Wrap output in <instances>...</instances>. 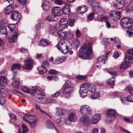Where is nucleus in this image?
Masks as SVG:
<instances>
[{
    "mask_svg": "<svg viewBox=\"0 0 133 133\" xmlns=\"http://www.w3.org/2000/svg\"><path fill=\"white\" fill-rule=\"evenodd\" d=\"M0 32L1 34L4 35H6L7 34V31L6 26L4 25H1L0 26Z\"/></svg>",
    "mask_w": 133,
    "mask_h": 133,
    "instance_id": "obj_37",
    "label": "nucleus"
},
{
    "mask_svg": "<svg viewBox=\"0 0 133 133\" xmlns=\"http://www.w3.org/2000/svg\"><path fill=\"white\" fill-rule=\"evenodd\" d=\"M49 73L51 74H56L58 73V72L55 70L52 69L49 71Z\"/></svg>",
    "mask_w": 133,
    "mask_h": 133,
    "instance_id": "obj_54",
    "label": "nucleus"
},
{
    "mask_svg": "<svg viewBox=\"0 0 133 133\" xmlns=\"http://www.w3.org/2000/svg\"><path fill=\"white\" fill-rule=\"evenodd\" d=\"M92 55L91 43L83 45L79 51V56L82 59H88Z\"/></svg>",
    "mask_w": 133,
    "mask_h": 133,
    "instance_id": "obj_2",
    "label": "nucleus"
},
{
    "mask_svg": "<svg viewBox=\"0 0 133 133\" xmlns=\"http://www.w3.org/2000/svg\"><path fill=\"white\" fill-rule=\"evenodd\" d=\"M56 121L58 124L61 123V126L63 127L66 124L65 119L63 118H61L60 119H57Z\"/></svg>",
    "mask_w": 133,
    "mask_h": 133,
    "instance_id": "obj_34",
    "label": "nucleus"
},
{
    "mask_svg": "<svg viewBox=\"0 0 133 133\" xmlns=\"http://www.w3.org/2000/svg\"><path fill=\"white\" fill-rule=\"evenodd\" d=\"M133 61V49L128 50L127 52L125 59L121 64L120 68L122 70L126 69L129 67Z\"/></svg>",
    "mask_w": 133,
    "mask_h": 133,
    "instance_id": "obj_3",
    "label": "nucleus"
},
{
    "mask_svg": "<svg viewBox=\"0 0 133 133\" xmlns=\"http://www.w3.org/2000/svg\"><path fill=\"white\" fill-rule=\"evenodd\" d=\"M125 90L127 91H129L130 93H131L133 91L132 88L130 87H127L126 88Z\"/></svg>",
    "mask_w": 133,
    "mask_h": 133,
    "instance_id": "obj_58",
    "label": "nucleus"
},
{
    "mask_svg": "<svg viewBox=\"0 0 133 133\" xmlns=\"http://www.w3.org/2000/svg\"><path fill=\"white\" fill-rule=\"evenodd\" d=\"M73 44L76 48H77L80 44V42L79 41L78 39H74L73 41Z\"/></svg>",
    "mask_w": 133,
    "mask_h": 133,
    "instance_id": "obj_42",
    "label": "nucleus"
},
{
    "mask_svg": "<svg viewBox=\"0 0 133 133\" xmlns=\"http://www.w3.org/2000/svg\"><path fill=\"white\" fill-rule=\"evenodd\" d=\"M62 14L64 13L65 14H69L70 12V8L68 6L65 5L62 9Z\"/></svg>",
    "mask_w": 133,
    "mask_h": 133,
    "instance_id": "obj_29",
    "label": "nucleus"
},
{
    "mask_svg": "<svg viewBox=\"0 0 133 133\" xmlns=\"http://www.w3.org/2000/svg\"><path fill=\"white\" fill-rule=\"evenodd\" d=\"M17 37L18 34L17 32H15L9 38V42L10 43H14L17 40Z\"/></svg>",
    "mask_w": 133,
    "mask_h": 133,
    "instance_id": "obj_27",
    "label": "nucleus"
},
{
    "mask_svg": "<svg viewBox=\"0 0 133 133\" xmlns=\"http://www.w3.org/2000/svg\"><path fill=\"white\" fill-rule=\"evenodd\" d=\"M108 72L113 77L112 78V80L111 78L109 79L107 81V83L110 85H112L115 83V77L114 76L117 75V72L116 71L111 70L108 71Z\"/></svg>",
    "mask_w": 133,
    "mask_h": 133,
    "instance_id": "obj_12",
    "label": "nucleus"
},
{
    "mask_svg": "<svg viewBox=\"0 0 133 133\" xmlns=\"http://www.w3.org/2000/svg\"><path fill=\"white\" fill-rule=\"evenodd\" d=\"M18 2L22 4H25L26 2V0H18Z\"/></svg>",
    "mask_w": 133,
    "mask_h": 133,
    "instance_id": "obj_61",
    "label": "nucleus"
},
{
    "mask_svg": "<svg viewBox=\"0 0 133 133\" xmlns=\"http://www.w3.org/2000/svg\"><path fill=\"white\" fill-rule=\"evenodd\" d=\"M76 78H77L79 79H84L86 78V76L79 75L77 76H76Z\"/></svg>",
    "mask_w": 133,
    "mask_h": 133,
    "instance_id": "obj_55",
    "label": "nucleus"
},
{
    "mask_svg": "<svg viewBox=\"0 0 133 133\" xmlns=\"http://www.w3.org/2000/svg\"><path fill=\"white\" fill-rule=\"evenodd\" d=\"M42 7L45 11L49 10L51 7L50 3L48 1H44L42 3Z\"/></svg>",
    "mask_w": 133,
    "mask_h": 133,
    "instance_id": "obj_24",
    "label": "nucleus"
},
{
    "mask_svg": "<svg viewBox=\"0 0 133 133\" xmlns=\"http://www.w3.org/2000/svg\"><path fill=\"white\" fill-rule=\"evenodd\" d=\"M9 115L10 118L12 119L13 120H15L16 121L17 120V119L16 118V117L15 115L12 113L9 114Z\"/></svg>",
    "mask_w": 133,
    "mask_h": 133,
    "instance_id": "obj_52",
    "label": "nucleus"
},
{
    "mask_svg": "<svg viewBox=\"0 0 133 133\" xmlns=\"http://www.w3.org/2000/svg\"><path fill=\"white\" fill-rule=\"evenodd\" d=\"M127 101L130 102H133V95H129L127 97Z\"/></svg>",
    "mask_w": 133,
    "mask_h": 133,
    "instance_id": "obj_48",
    "label": "nucleus"
},
{
    "mask_svg": "<svg viewBox=\"0 0 133 133\" xmlns=\"http://www.w3.org/2000/svg\"><path fill=\"white\" fill-rule=\"evenodd\" d=\"M88 84L84 83L80 86L79 94L80 96L82 98H84L87 96L88 93L87 87Z\"/></svg>",
    "mask_w": 133,
    "mask_h": 133,
    "instance_id": "obj_8",
    "label": "nucleus"
},
{
    "mask_svg": "<svg viewBox=\"0 0 133 133\" xmlns=\"http://www.w3.org/2000/svg\"><path fill=\"white\" fill-rule=\"evenodd\" d=\"M79 111L83 115H91L92 114L91 108L88 105H84L81 107Z\"/></svg>",
    "mask_w": 133,
    "mask_h": 133,
    "instance_id": "obj_5",
    "label": "nucleus"
},
{
    "mask_svg": "<svg viewBox=\"0 0 133 133\" xmlns=\"http://www.w3.org/2000/svg\"><path fill=\"white\" fill-rule=\"evenodd\" d=\"M57 29V27L53 26H51L49 30V33L53 35H56V31Z\"/></svg>",
    "mask_w": 133,
    "mask_h": 133,
    "instance_id": "obj_30",
    "label": "nucleus"
},
{
    "mask_svg": "<svg viewBox=\"0 0 133 133\" xmlns=\"http://www.w3.org/2000/svg\"><path fill=\"white\" fill-rule=\"evenodd\" d=\"M71 89L69 88H64L63 92V96L65 98L69 97L71 94Z\"/></svg>",
    "mask_w": 133,
    "mask_h": 133,
    "instance_id": "obj_21",
    "label": "nucleus"
},
{
    "mask_svg": "<svg viewBox=\"0 0 133 133\" xmlns=\"http://www.w3.org/2000/svg\"><path fill=\"white\" fill-rule=\"evenodd\" d=\"M38 87L37 86H35L34 88L33 87H32V94H35V96L36 98L39 99L44 98L45 97V95L44 93L41 91L38 90Z\"/></svg>",
    "mask_w": 133,
    "mask_h": 133,
    "instance_id": "obj_7",
    "label": "nucleus"
},
{
    "mask_svg": "<svg viewBox=\"0 0 133 133\" xmlns=\"http://www.w3.org/2000/svg\"><path fill=\"white\" fill-rule=\"evenodd\" d=\"M61 92L59 91H58L54 94L51 95V96L53 97H57L60 95Z\"/></svg>",
    "mask_w": 133,
    "mask_h": 133,
    "instance_id": "obj_49",
    "label": "nucleus"
},
{
    "mask_svg": "<svg viewBox=\"0 0 133 133\" xmlns=\"http://www.w3.org/2000/svg\"><path fill=\"white\" fill-rule=\"evenodd\" d=\"M21 17L20 13L17 11H14L11 15V18L12 20L15 21L16 23Z\"/></svg>",
    "mask_w": 133,
    "mask_h": 133,
    "instance_id": "obj_17",
    "label": "nucleus"
},
{
    "mask_svg": "<svg viewBox=\"0 0 133 133\" xmlns=\"http://www.w3.org/2000/svg\"><path fill=\"white\" fill-rule=\"evenodd\" d=\"M46 125L47 128L49 129L53 128H55V126L53 122L50 120H48L46 121Z\"/></svg>",
    "mask_w": 133,
    "mask_h": 133,
    "instance_id": "obj_36",
    "label": "nucleus"
},
{
    "mask_svg": "<svg viewBox=\"0 0 133 133\" xmlns=\"http://www.w3.org/2000/svg\"><path fill=\"white\" fill-rule=\"evenodd\" d=\"M14 10V8L12 5H10L8 6L5 10V13L7 15L10 14Z\"/></svg>",
    "mask_w": 133,
    "mask_h": 133,
    "instance_id": "obj_33",
    "label": "nucleus"
},
{
    "mask_svg": "<svg viewBox=\"0 0 133 133\" xmlns=\"http://www.w3.org/2000/svg\"><path fill=\"white\" fill-rule=\"evenodd\" d=\"M57 33L60 39H62L58 42L56 46L57 49L64 54L69 52L70 54H72L73 51L70 50L72 48L71 43L68 40H65L67 37V32L60 30L58 31Z\"/></svg>",
    "mask_w": 133,
    "mask_h": 133,
    "instance_id": "obj_1",
    "label": "nucleus"
},
{
    "mask_svg": "<svg viewBox=\"0 0 133 133\" xmlns=\"http://www.w3.org/2000/svg\"><path fill=\"white\" fill-rule=\"evenodd\" d=\"M126 32L129 36L133 35V27H132L130 30H127Z\"/></svg>",
    "mask_w": 133,
    "mask_h": 133,
    "instance_id": "obj_44",
    "label": "nucleus"
},
{
    "mask_svg": "<svg viewBox=\"0 0 133 133\" xmlns=\"http://www.w3.org/2000/svg\"><path fill=\"white\" fill-rule=\"evenodd\" d=\"M105 57L103 55L97 58L96 64L98 68H100L101 65L104 64L105 61Z\"/></svg>",
    "mask_w": 133,
    "mask_h": 133,
    "instance_id": "obj_15",
    "label": "nucleus"
},
{
    "mask_svg": "<svg viewBox=\"0 0 133 133\" xmlns=\"http://www.w3.org/2000/svg\"><path fill=\"white\" fill-rule=\"evenodd\" d=\"M121 26L124 28H128L132 25V20L128 17L122 18L120 21Z\"/></svg>",
    "mask_w": 133,
    "mask_h": 133,
    "instance_id": "obj_4",
    "label": "nucleus"
},
{
    "mask_svg": "<svg viewBox=\"0 0 133 133\" xmlns=\"http://www.w3.org/2000/svg\"><path fill=\"white\" fill-rule=\"evenodd\" d=\"M119 93L116 92L113 93L111 95V97L112 98L114 97H117L119 96Z\"/></svg>",
    "mask_w": 133,
    "mask_h": 133,
    "instance_id": "obj_57",
    "label": "nucleus"
},
{
    "mask_svg": "<svg viewBox=\"0 0 133 133\" xmlns=\"http://www.w3.org/2000/svg\"><path fill=\"white\" fill-rule=\"evenodd\" d=\"M56 18V16L52 13L49 15L45 18L46 20L49 22H52L55 21Z\"/></svg>",
    "mask_w": 133,
    "mask_h": 133,
    "instance_id": "obj_25",
    "label": "nucleus"
},
{
    "mask_svg": "<svg viewBox=\"0 0 133 133\" xmlns=\"http://www.w3.org/2000/svg\"><path fill=\"white\" fill-rule=\"evenodd\" d=\"M41 67L42 69L39 71V73L40 74H42L44 72H46L47 69L43 65H42Z\"/></svg>",
    "mask_w": 133,
    "mask_h": 133,
    "instance_id": "obj_45",
    "label": "nucleus"
},
{
    "mask_svg": "<svg viewBox=\"0 0 133 133\" xmlns=\"http://www.w3.org/2000/svg\"><path fill=\"white\" fill-rule=\"evenodd\" d=\"M22 127L23 130L22 131L24 132H28V128L25 125L22 124Z\"/></svg>",
    "mask_w": 133,
    "mask_h": 133,
    "instance_id": "obj_51",
    "label": "nucleus"
},
{
    "mask_svg": "<svg viewBox=\"0 0 133 133\" xmlns=\"http://www.w3.org/2000/svg\"><path fill=\"white\" fill-rule=\"evenodd\" d=\"M100 97V93L99 91H97L96 92L91 95L90 98L92 99H97Z\"/></svg>",
    "mask_w": 133,
    "mask_h": 133,
    "instance_id": "obj_31",
    "label": "nucleus"
},
{
    "mask_svg": "<svg viewBox=\"0 0 133 133\" xmlns=\"http://www.w3.org/2000/svg\"><path fill=\"white\" fill-rule=\"evenodd\" d=\"M76 36L78 38H79L81 35V33L78 29H77L76 32Z\"/></svg>",
    "mask_w": 133,
    "mask_h": 133,
    "instance_id": "obj_56",
    "label": "nucleus"
},
{
    "mask_svg": "<svg viewBox=\"0 0 133 133\" xmlns=\"http://www.w3.org/2000/svg\"><path fill=\"white\" fill-rule=\"evenodd\" d=\"M34 116L32 115H29L28 114H26L23 117V120L26 122L28 120H31L33 119L34 118Z\"/></svg>",
    "mask_w": 133,
    "mask_h": 133,
    "instance_id": "obj_35",
    "label": "nucleus"
},
{
    "mask_svg": "<svg viewBox=\"0 0 133 133\" xmlns=\"http://www.w3.org/2000/svg\"><path fill=\"white\" fill-rule=\"evenodd\" d=\"M26 122L29 123L31 127L34 128L36 126L38 122V120L37 119H36L34 120L32 122H31L28 121H27Z\"/></svg>",
    "mask_w": 133,
    "mask_h": 133,
    "instance_id": "obj_32",
    "label": "nucleus"
},
{
    "mask_svg": "<svg viewBox=\"0 0 133 133\" xmlns=\"http://www.w3.org/2000/svg\"><path fill=\"white\" fill-rule=\"evenodd\" d=\"M8 27L10 30H14L16 28V26L15 24H10L8 25Z\"/></svg>",
    "mask_w": 133,
    "mask_h": 133,
    "instance_id": "obj_47",
    "label": "nucleus"
},
{
    "mask_svg": "<svg viewBox=\"0 0 133 133\" xmlns=\"http://www.w3.org/2000/svg\"><path fill=\"white\" fill-rule=\"evenodd\" d=\"M63 3V0H55V4L58 5H61Z\"/></svg>",
    "mask_w": 133,
    "mask_h": 133,
    "instance_id": "obj_50",
    "label": "nucleus"
},
{
    "mask_svg": "<svg viewBox=\"0 0 133 133\" xmlns=\"http://www.w3.org/2000/svg\"><path fill=\"white\" fill-rule=\"evenodd\" d=\"M52 63L55 64H60L59 59H55L53 61Z\"/></svg>",
    "mask_w": 133,
    "mask_h": 133,
    "instance_id": "obj_60",
    "label": "nucleus"
},
{
    "mask_svg": "<svg viewBox=\"0 0 133 133\" xmlns=\"http://www.w3.org/2000/svg\"><path fill=\"white\" fill-rule=\"evenodd\" d=\"M52 12L55 16H59L62 14V8L58 6H56L52 8Z\"/></svg>",
    "mask_w": 133,
    "mask_h": 133,
    "instance_id": "obj_16",
    "label": "nucleus"
},
{
    "mask_svg": "<svg viewBox=\"0 0 133 133\" xmlns=\"http://www.w3.org/2000/svg\"><path fill=\"white\" fill-rule=\"evenodd\" d=\"M107 119L109 121L115 120V117L117 115L116 111L114 110L109 109L107 111Z\"/></svg>",
    "mask_w": 133,
    "mask_h": 133,
    "instance_id": "obj_11",
    "label": "nucleus"
},
{
    "mask_svg": "<svg viewBox=\"0 0 133 133\" xmlns=\"http://www.w3.org/2000/svg\"><path fill=\"white\" fill-rule=\"evenodd\" d=\"M50 42L47 39H42L37 43V44L39 46L42 45L46 46L50 45Z\"/></svg>",
    "mask_w": 133,
    "mask_h": 133,
    "instance_id": "obj_20",
    "label": "nucleus"
},
{
    "mask_svg": "<svg viewBox=\"0 0 133 133\" xmlns=\"http://www.w3.org/2000/svg\"><path fill=\"white\" fill-rule=\"evenodd\" d=\"M16 75H14L11 78V81L14 80L12 83V85L13 87L15 88H18L19 85L20 80L19 78H16Z\"/></svg>",
    "mask_w": 133,
    "mask_h": 133,
    "instance_id": "obj_14",
    "label": "nucleus"
},
{
    "mask_svg": "<svg viewBox=\"0 0 133 133\" xmlns=\"http://www.w3.org/2000/svg\"><path fill=\"white\" fill-rule=\"evenodd\" d=\"M77 12L79 14H82L87 11V8L85 5H82L78 7L77 8Z\"/></svg>",
    "mask_w": 133,
    "mask_h": 133,
    "instance_id": "obj_22",
    "label": "nucleus"
},
{
    "mask_svg": "<svg viewBox=\"0 0 133 133\" xmlns=\"http://www.w3.org/2000/svg\"><path fill=\"white\" fill-rule=\"evenodd\" d=\"M92 133H98V129L97 128H94L92 130Z\"/></svg>",
    "mask_w": 133,
    "mask_h": 133,
    "instance_id": "obj_64",
    "label": "nucleus"
},
{
    "mask_svg": "<svg viewBox=\"0 0 133 133\" xmlns=\"http://www.w3.org/2000/svg\"><path fill=\"white\" fill-rule=\"evenodd\" d=\"M95 14L94 13H91L88 16V19L89 21H91L93 19Z\"/></svg>",
    "mask_w": 133,
    "mask_h": 133,
    "instance_id": "obj_46",
    "label": "nucleus"
},
{
    "mask_svg": "<svg viewBox=\"0 0 133 133\" xmlns=\"http://www.w3.org/2000/svg\"><path fill=\"white\" fill-rule=\"evenodd\" d=\"M119 55V54L118 52H115L113 55V57L115 58H117Z\"/></svg>",
    "mask_w": 133,
    "mask_h": 133,
    "instance_id": "obj_59",
    "label": "nucleus"
},
{
    "mask_svg": "<svg viewBox=\"0 0 133 133\" xmlns=\"http://www.w3.org/2000/svg\"><path fill=\"white\" fill-rule=\"evenodd\" d=\"M116 4H114V6L118 9L122 8L124 6L125 0H115Z\"/></svg>",
    "mask_w": 133,
    "mask_h": 133,
    "instance_id": "obj_18",
    "label": "nucleus"
},
{
    "mask_svg": "<svg viewBox=\"0 0 133 133\" xmlns=\"http://www.w3.org/2000/svg\"><path fill=\"white\" fill-rule=\"evenodd\" d=\"M68 25L71 26H74L75 23V20L72 18H69L68 20Z\"/></svg>",
    "mask_w": 133,
    "mask_h": 133,
    "instance_id": "obj_41",
    "label": "nucleus"
},
{
    "mask_svg": "<svg viewBox=\"0 0 133 133\" xmlns=\"http://www.w3.org/2000/svg\"><path fill=\"white\" fill-rule=\"evenodd\" d=\"M24 62V64L23 66V68L27 70L31 69L33 67V62L32 59L30 58H27Z\"/></svg>",
    "mask_w": 133,
    "mask_h": 133,
    "instance_id": "obj_10",
    "label": "nucleus"
},
{
    "mask_svg": "<svg viewBox=\"0 0 133 133\" xmlns=\"http://www.w3.org/2000/svg\"><path fill=\"white\" fill-rule=\"evenodd\" d=\"M101 115L99 114H96L92 117L91 122L94 124H96L99 120L101 118Z\"/></svg>",
    "mask_w": 133,
    "mask_h": 133,
    "instance_id": "obj_19",
    "label": "nucleus"
},
{
    "mask_svg": "<svg viewBox=\"0 0 133 133\" xmlns=\"http://www.w3.org/2000/svg\"><path fill=\"white\" fill-rule=\"evenodd\" d=\"M80 121L81 124L85 127L88 126L90 123V117L87 116L82 117L80 119Z\"/></svg>",
    "mask_w": 133,
    "mask_h": 133,
    "instance_id": "obj_13",
    "label": "nucleus"
},
{
    "mask_svg": "<svg viewBox=\"0 0 133 133\" xmlns=\"http://www.w3.org/2000/svg\"><path fill=\"white\" fill-rule=\"evenodd\" d=\"M95 83L96 84L99 86H102L104 84V83L103 82H101L98 81H96Z\"/></svg>",
    "mask_w": 133,
    "mask_h": 133,
    "instance_id": "obj_62",
    "label": "nucleus"
},
{
    "mask_svg": "<svg viewBox=\"0 0 133 133\" xmlns=\"http://www.w3.org/2000/svg\"><path fill=\"white\" fill-rule=\"evenodd\" d=\"M109 17L112 20H117L121 18V12L117 11L111 10L109 13Z\"/></svg>",
    "mask_w": 133,
    "mask_h": 133,
    "instance_id": "obj_6",
    "label": "nucleus"
},
{
    "mask_svg": "<svg viewBox=\"0 0 133 133\" xmlns=\"http://www.w3.org/2000/svg\"><path fill=\"white\" fill-rule=\"evenodd\" d=\"M68 120L70 122H74L76 121L77 117L75 114L74 112L70 113L68 117Z\"/></svg>",
    "mask_w": 133,
    "mask_h": 133,
    "instance_id": "obj_26",
    "label": "nucleus"
},
{
    "mask_svg": "<svg viewBox=\"0 0 133 133\" xmlns=\"http://www.w3.org/2000/svg\"><path fill=\"white\" fill-rule=\"evenodd\" d=\"M21 67V65L18 64H13L11 68V70L12 71L16 70H19Z\"/></svg>",
    "mask_w": 133,
    "mask_h": 133,
    "instance_id": "obj_39",
    "label": "nucleus"
},
{
    "mask_svg": "<svg viewBox=\"0 0 133 133\" xmlns=\"http://www.w3.org/2000/svg\"><path fill=\"white\" fill-rule=\"evenodd\" d=\"M7 94V89L5 88H2L0 89V104L3 105L6 102V100L4 98Z\"/></svg>",
    "mask_w": 133,
    "mask_h": 133,
    "instance_id": "obj_9",
    "label": "nucleus"
},
{
    "mask_svg": "<svg viewBox=\"0 0 133 133\" xmlns=\"http://www.w3.org/2000/svg\"><path fill=\"white\" fill-rule=\"evenodd\" d=\"M64 111L61 108H58L57 109L56 115L61 116L63 115Z\"/></svg>",
    "mask_w": 133,
    "mask_h": 133,
    "instance_id": "obj_40",
    "label": "nucleus"
},
{
    "mask_svg": "<svg viewBox=\"0 0 133 133\" xmlns=\"http://www.w3.org/2000/svg\"><path fill=\"white\" fill-rule=\"evenodd\" d=\"M59 25L63 28H65L68 26V22L66 19L65 18H61L59 21Z\"/></svg>",
    "mask_w": 133,
    "mask_h": 133,
    "instance_id": "obj_23",
    "label": "nucleus"
},
{
    "mask_svg": "<svg viewBox=\"0 0 133 133\" xmlns=\"http://www.w3.org/2000/svg\"><path fill=\"white\" fill-rule=\"evenodd\" d=\"M85 84H88V86L87 88L89 91L93 93L95 91L96 87L95 85L88 83H85Z\"/></svg>",
    "mask_w": 133,
    "mask_h": 133,
    "instance_id": "obj_28",
    "label": "nucleus"
},
{
    "mask_svg": "<svg viewBox=\"0 0 133 133\" xmlns=\"http://www.w3.org/2000/svg\"><path fill=\"white\" fill-rule=\"evenodd\" d=\"M71 83L70 81H67L64 84V88H69L71 89L70 87Z\"/></svg>",
    "mask_w": 133,
    "mask_h": 133,
    "instance_id": "obj_43",
    "label": "nucleus"
},
{
    "mask_svg": "<svg viewBox=\"0 0 133 133\" xmlns=\"http://www.w3.org/2000/svg\"><path fill=\"white\" fill-rule=\"evenodd\" d=\"M21 89L23 91L26 92L27 93H28L29 92H31L32 93V89L30 90L29 88L25 86H21Z\"/></svg>",
    "mask_w": 133,
    "mask_h": 133,
    "instance_id": "obj_38",
    "label": "nucleus"
},
{
    "mask_svg": "<svg viewBox=\"0 0 133 133\" xmlns=\"http://www.w3.org/2000/svg\"><path fill=\"white\" fill-rule=\"evenodd\" d=\"M121 100L122 103L123 104H125L127 101V97L126 98H123L121 99Z\"/></svg>",
    "mask_w": 133,
    "mask_h": 133,
    "instance_id": "obj_63",
    "label": "nucleus"
},
{
    "mask_svg": "<svg viewBox=\"0 0 133 133\" xmlns=\"http://www.w3.org/2000/svg\"><path fill=\"white\" fill-rule=\"evenodd\" d=\"M66 57L64 56H62L60 57L58 59L60 63H61L64 61L66 59Z\"/></svg>",
    "mask_w": 133,
    "mask_h": 133,
    "instance_id": "obj_53",
    "label": "nucleus"
}]
</instances>
